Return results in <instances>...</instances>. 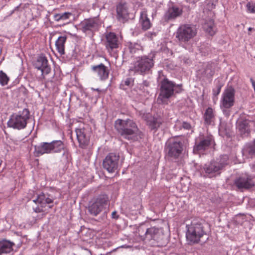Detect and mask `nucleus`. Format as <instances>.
Wrapping results in <instances>:
<instances>
[{
    "mask_svg": "<svg viewBox=\"0 0 255 255\" xmlns=\"http://www.w3.org/2000/svg\"><path fill=\"white\" fill-rule=\"evenodd\" d=\"M196 28L194 26L185 24L181 25L174 33L175 38L181 43H186L196 34Z\"/></svg>",
    "mask_w": 255,
    "mask_h": 255,
    "instance_id": "obj_10",
    "label": "nucleus"
},
{
    "mask_svg": "<svg viewBox=\"0 0 255 255\" xmlns=\"http://www.w3.org/2000/svg\"><path fill=\"white\" fill-rule=\"evenodd\" d=\"M229 156L222 155L216 160H212L205 164L201 168V174L204 177L212 178L221 174L222 170L228 164Z\"/></svg>",
    "mask_w": 255,
    "mask_h": 255,
    "instance_id": "obj_6",
    "label": "nucleus"
},
{
    "mask_svg": "<svg viewBox=\"0 0 255 255\" xmlns=\"http://www.w3.org/2000/svg\"><path fill=\"white\" fill-rule=\"evenodd\" d=\"M248 30H249V31H252V30H254V31H255V28H252V27H249V28H248Z\"/></svg>",
    "mask_w": 255,
    "mask_h": 255,
    "instance_id": "obj_51",
    "label": "nucleus"
},
{
    "mask_svg": "<svg viewBox=\"0 0 255 255\" xmlns=\"http://www.w3.org/2000/svg\"><path fill=\"white\" fill-rule=\"evenodd\" d=\"M104 209H106L110 203V199L108 195L106 193L99 194L94 199Z\"/></svg>",
    "mask_w": 255,
    "mask_h": 255,
    "instance_id": "obj_27",
    "label": "nucleus"
},
{
    "mask_svg": "<svg viewBox=\"0 0 255 255\" xmlns=\"http://www.w3.org/2000/svg\"><path fill=\"white\" fill-rule=\"evenodd\" d=\"M139 21L141 23L142 29L146 30L150 28L151 23L145 12L141 11L140 14Z\"/></svg>",
    "mask_w": 255,
    "mask_h": 255,
    "instance_id": "obj_30",
    "label": "nucleus"
},
{
    "mask_svg": "<svg viewBox=\"0 0 255 255\" xmlns=\"http://www.w3.org/2000/svg\"><path fill=\"white\" fill-rule=\"evenodd\" d=\"M183 9L178 5L171 3L168 5L167 10L165 12L163 18L165 21L168 22L174 20L177 17L182 15Z\"/></svg>",
    "mask_w": 255,
    "mask_h": 255,
    "instance_id": "obj_13",
    "label": "nucleus"
},
{
    "mask_svg": "<svg viewBox=\"0 0 255 255\" xmlns=\"http://www.w3.org/2000/svg\"><path fill=\"white\" fill-rule=\"evenodd\" d=\"M163 123L162 119L160 116L150 117L147 121V125L151 130L156 131Z\"/></svg>",
    "mask_w": 255,
    "mask_h": 255,
    "instance_id": "obj_23",
    "label": "nucleus"
},
{
    "mask_svg": "<svg viewBox=\"0 0 255 255\" xmlns=\"http://www.w3.org/2000/svg\"><path fill=\"white\" fill-rule=\"evenodd\" d=\"M34 155L39 157L44 154L58 153L63 151L62 161L67 163L69 162V152L61 140H55L51 142H42L38 145H34Z\"/></svg>",
    "mask_w": 255,
    "mask_h": 255,
    "instance_id": "obj_2",
    "label": "nucleus"
},
{
    "mask_svg": "<svg viewBox=\"0 0 255 255\" xmlns=\"http://www.w3.org/2000/svg\"><path fill=\"white\" fill-rule=\"evenodd\" d=\"M79 147L85 149L89 145L91 134L90 130L88 128H76L75 130Z\"/></svg>",
    "mask_w": 255,
    "mask_h": 255,
    "instance_id": "obj_12",
    "label": "nucleus"
},
{
    "mask_svg": "<svg viewBox=\"0 0 255 255\" xmlns=\"http://www.w3.org/2000/svg\"><path fill=\"white\" fill-rule=\"evenodd\" d=\"M91 70L94 73L98 75L102 81L105 80L109 77L110 71L108 68L103 63L92 66Z\"/></svg>",
    "mask_w": 255,
    "mask_h": 255,
    "instance_id": "obj_18",
    "label": "nucleus"
},
{
    "mask_svg": "<svg viewBox=\"0 0 255 255\" xmlns=\"http://www.w3.org/2000/svg\"><path fill=\"white\" fill-rule=\"evenodd\" d=\"M200 0H187V1L191 3L195 4L198 1H199Z\"/></svg>",
    "mask_w": 255,
    "mask_h": 255,
    "instance_id": "obj_50",
    "label": "nucleus"
},
{
    "mask_svg": "<svg viewBox=\"0 0 255 255\" xmlns=\"http://www.w3.org/2000/svg\"><path fill=\"white\" fill-rule=\"evenodd\" d=\"M234 184L240 190L250 189L255 185V182L250 176H241L237 178Z\"/></svg>",
    "mask_w": 255,
    "mask_h": 255,
    "instance_id": "obj_17",
    "label": "nucleus"
},
{
    "mask_svg": "<svg viewBox=\"0 0 255 255\" xmlns=\"http://www.w3.org/2000/svg\"><path fill=\"white\" fill-rule=\"evenodd\" d=\"M235 90L232 87L227 88L222 95L220 104L225 108H231L235 103Z\"/></svg>",
    "mask_w": 255,
    "mask_h": 255,
    "instance_id": "obj_15",
    "label": "nucleus"
},
{
    "mask_svg": "<svg viewBox=\"0 0 255 255\" xmlns=\"http://www.w3.org/2000/svg\"><path fill=\"white\" fill-rule=\"evenodd\" d=\"M133 79L130 77L127 78L125 80H122L120 85V88L123 90H126L127 88L125 87V86L130 87L133 86Z\"/></svg>",
    "mask_w": 255,
    "mask_h": 255,
    "instance_id": "obj_35",
    "label": "nucleus"
},
{
    "mask_svg": "<svg viewBox=\"0 0 255 255\" xmlns=\"http://www.w3.org/2000/svg\"><path fill=\"white\" fill-rule=\"evenodd\" d=\"M156 35V33L154 31H149L146 33L145 36L150 40L152 39L153 37H155Z\"/></svg>",
    "mask_w": 255,
    "mask_h": 255,
    "instance_id": "obj_43",
    "label": "nucleus"
},
{
    "mask_svg": "<svg viewBox=\"0 0 255 255\" xmlns=\"http://www.w3.org/2000/svg\"><path fill=\"white\" fill-rule=\"evenodd\" d=\"M13 243L6 240L0 241V255L3 254L9 253L12 250Z\"/></svg>",
    "mask_w": 255,
    "mask_h": 255,
    "instance_id": "obj_28",
    "label": "nucleus"
},
{
    "mask_svg": "<svg viewBox=\"0 0 255 255\" xmlns=\"http://www.w3.org/2000/svg\"><path fill=\"white\" fill-rule=\"evenodd\" d=\"M128 49L132 56L134 54L138 53L142 51V47L140 44L137 42H129L128 43Z\"/></svg>",
    "mask_w": 255,
    "mask_h": 255,
    "instance_id": "obj_31",
    "label": "nucleus"
},
{
    "mask_svg": "<svg viewBox=\"0 0 255 255\" xmlns=\"http://www.w3.org/2000/svg\"><path fill=\"white\" fill-rule=\"evenodd\" d=\"M204 225V222L200 219H194L190 224L186 225V237L189 244L199 243L201 238L204 236L206 237L205 242L208 240L207 231L205 229Z\"/></svg>",
    "mask_w": 255,
    "mask_h": 255,
    "instance_id": "obj_4",
    "label": "nucleus"
},
{
    "mask_svg": "<svg viewBox=\"0 0 255 255\" xmlns=\"http://www.w3.org/2000/svg\"><path fill=\"white\" fill-rule=\"evenodd\" d=\"M33 211L36 213H39L43 211L42 209H40L39 207H36L35 208H33Z\"/></svg>",
    "mask_w": 255,
    "mask_h": 255,
    "instance_id": "obj_47",
    "label": "nucleus"
},
{
    "mask_svg": "<svg viewBox=\"0 0 255 255\" xmlns=\"http://www.w3.org/2000/svg\"><path fill=\"white\" fill-rule=\"evenodd\" d=\"M117 19L119 21L123 23L127 21L129 19L128 8L126 3H120L117 6Z\"/></svg>",
    "mask_w": 255,
    "mask_h": 255,
    "instance_id": "obj_19",
    "label": "nucleus"
},
{
    "mask_svg": "<svg viewBox=\"0 0 255 255\" xmlns=\"http://www.w3.org/2000/svg\"><path fill=\"white\" fill-rule=\"evenodd\" d=\"M120 156L115 153H109L103 161V168L110 173L117 170L119 166Z\"/></svg>",
    "mask_w": 255,
    "mask_h": 255,
    "instance_id": "obj_11",
    "label": "nucleus"
},
{
    "mask_svg": "<svg viewBox=\"0 0 255 255\" xmlns=\"http://www.w3.org/2000/svg\"><path fill=\"white\" fill-rule=\"evenodd\" d=\"M214 140L212 136H204L200 138L199 141H196L193 147V152L198 153L208 149Z\"/></svg>",
    "mask_w": 255,
    "mask_h": 255,
    "instance_id": "obj_16",
    "label": "nucleus"
},
{
    "mask_svg": "<svg viewBox=\"0 0 255 255\" xmlns=\"http://www.w3.org/2000/svg\"><path fill=\"white\" fill-rule=\"evenodd\" d=\"M49 195H46L43 192L39 194L40 197V204L41 205V207H43V204H50L53 202V199L49 197Z\"/></svg>",
    "mask_w": 255,
    "mask_h": 255,
    "instance_id": "obj_32",
    "label": "nucleus"
},
{
    "mask_svg": "<svg viewBox=\"0 0 255 255\" xmlns=\"http://www.w3.org/2000/svg\"><path fill=\"white\" fill-rule=\"evenodd\" d=\"M52 207H53V205L49 206V208H52Z\"/></svg>",
    "mask_w": 255,
    "mask_h": 255,
    "instance_id": "obj_54",
    "label": "nucleus"
},
{
    "mask_svg": "<svg viewBox=\"0 0 255 255\" xmlns=\"http://www.w3.org/2000/svg\"><path fill=\"white\" fill-rule=\"evenodd\" d=\"M77 56L76 52V48L74 47L72 50V53L71 55V58H75Z\"/></svg>",
    "mask_w": 255,
    "mask_h": 255,
    "instance_id": "obj_46",
    "label": "nucleus"
},
{
    "mask_svg": "<svg viewBox=\"0 0 255 255\" xmlns=\"http://www.w3.org/2000/svg\"><path fill=\"white\" fill-rule=\"evenodd\" d=\"M245 152L251 157L255 156V141L246 146L245 148Z\"/></svg>",
    "mask_w": 255,
    "mask_h": 255,
    "instance_id": "obj_33",
    "label": "nucleus"
},
{
    "mask_svg": "<svg viewBox=\"0 0 255 255\" xmlns=\"http://www.w3.org/2000/svg\"><path fill=\"white\" fill-rule=\"evenodd\" d=\"M88 210L91 215L97 216L104 209L94 200L89 206Z\"/></svg>",
    "mask_w": 255,
    "mask_h": 255,
    "instance_id": "obj_29",
    "label": "nucleus"
},
{
    "mask_svg": "<svg viewBox=\"0 0 255 255\" xmlns=\"http://www.w3.org/2000/svg\"><path fill=\"white\" fill-rule=\"evenodd\" d=\"M221 109L223 112V114L226 117H229L231 115V108H225L222 105H220Z\"/></svg>",
    "mask_w": 255,
    "mask_h": 255,
    "instance_id": "obj_38",
    "label": "nucleus"
},
{
    "mask_svg": "<svg viewBox=\"0 0 255 255\" xmlns=\"http://www.w3.org/2000/svg\"><path fill=\"white\" fill-rule=\"evenodd\" d=\"M119 218V215L118 214L116 211H114L112 213V218L113 219L117 220Z\"/></svg>",
    "mask_w": 255,
    "mask_h": 255,
    "instance_id": "obj_45",
    "label": "nucleus"
},
{
    "mask_svg": "<svg viewBox=\"0 0 255 255\" xmlns=\"http://www.w3.org/2000/svg\"><path fill=\"white\" fill-rule=\"evenodd\" d=\"M237 129L243 137L248 136L251 131L248 121L245 120L239 122L237 125Z\"/></svg>",
    "mask_w": 255,
    "mask_h": 255,
    "instance_id": "obj_24",
    "label": "nucleus"
},
{
    "mask_svg": "<svg viewBox=\"0 0 255 255\" xmlns=\"http://www.w3.org/2000/svg\"><path fill=\"white\" fill-rule=\"evenodd\" d=\"M9 80V77L2 70L0 71V84L2 86L6 85Z\"/></svg>",
    "mask_w": 255,
    "mask_h": 255,
    "instance_id": "obj_36",
    "label": "nucleus"
},
{
    "mask_svg": "<svg viewBox=\"0 0 255 255\" xmlns=\"http://www.w3.org/2000/svg\"><path fill=\"white\" fill-rule=\"evenodd\" d=\"M29 118L30 112L28 109L24 108L22 111L10 115L7 123V127L14 129H23L26 128Z\"/></svg>",
    "mask_w": 255,
    "mask_h": 255,
    "instance_id": "obj_9",
    "label": "nucleus"
},
{
    "mask_svg": "<svg viewBox=\"0 0 255 255\" xmlns=\"http://www.w3.org/2000/svg\"><path fill=\"white\" fill-rule=\"evenodd\" d=\"M159 86L160 92L157 100L162 104L166 103L175 94L180 93L183 91L182 84H176L166 77L161 79Z\"/></svg>",
    "mask_w": 255,
    "mask_h": 255,
    "instance_id": "obj_5",
    "label": "nucleus"
},
{
    "mask_svg": "<svg viewBox=\"0 0 255 255\" xmlns=\"http://www.w3.org/2000/svg\"><path fill=\"white\" fill-rule=\"evenodd\" d=\"M182 61L185 64H189L191 62V61H190V60L189 59L186 58L185 57H184L182 59Z\"/></svg>",
    "mask_w": 255,
    "mask_h": 255,
    "instance_id": "obj_49",
    "label": "nucleus"
},
{
    "mask_svg": "<svg viewBox=\"0 0 255 255\" xmlns=\"http://www.w3.org/2000/svg\"><path fill=\"white\" fill-rule=\"evenodd\" d=\"M144 230L141 227L138 229L140 239L152 247H164L168 242V235L164 232L162 228L155 227L147 228Z\"/></svg>",
    "mask_w": 255,
    "mask_h": 255,
    "instance_id": "obj_1",
    "label": "nucleus"
},
{
    "mask_svg": "<svg viewBox=\"0 0 255 255\" xmlns=\"http://www.w3.org/2000/svg\"><path fill=\"white\" fill-rule=\"evenodd\" d=\"M115 128L119 134L124 138L132 141L138 140L139 131L136 123L132 120L118 119L115 122Z\"/></svg>",
    "mask_w": 255,
    "mask_h": 255,
    "instance_id": "obj_3",
    "label": "nucleus"
},
{
    "mask_svg": "<svg viewBox=\"0 0 255 255\" xmlns=\"http://www.w3.org/2000/svg\"><path fill=\"white\" fill-rule=\"evenodd\" d=\"M33 65L35 68L41 71L42 76L47 75L51 71V67L48 64V60L43 54L37 57Z\"/></svg>",
    "mask_w": 255,
    "mask_h": 255,
    "instance_id": "obj_14",
    "label": "nucleus"
},
{
    "mask_svg": "<svg viewBox=\"0 0 255 255\" xmlns=\"http://www.w3.org/2000/svg\"><path fill=\"white\" fill-rule=\"evenodd\" d=\"M214 73L215 71L213 69L212 65L208 64L203 72L202 75L208 78H210L214 75Z\"/></svg>",
    "mask_w": 255,
    "mask_h": 255,
    "instance_id": "obj_34",
    "label": "nucleus"
},
{
    "mask_svg": "<svg viewBox=\"0 0 255 255\" xmlns=\"http://www.w3.org/2000/svg\"><path fill=\"white\" fill-rule=\"evenodd\" d=\"M18 8H19V6H16V7H15V8H14V10H17V9H18Z\"/></svg>",
    "mask_w": 255,
    "mask_h": 255,
    "instance_id": "obj_53",
    "label": "nucleus"
},
{
    "mask_svg": "<svg viewBox=\"0 0 255 255\" xmlns=\"http://www.w3.org/2000/svg\"><path fill=\"white\" fill-rule=\"evenodd\" d=\"M205 28L206 29V31L208 32L210 35H213L215 33V31L214 30V24L213 23L207 24L205 25Z\"/></svg>",
    "mask_w": 255,
    "mask_h": 255,
    "instance_id": "obj_37",
    "label": "nucleus"
},
{
    "mask_svg": "<svg viewBox=\"0 0 255 255\" xmlns=\"http://www.w3.org/2000/svg\"><path fill=\"white\" fill-rule=\"evenodd\" d=\"M67 38L66 35L60 36L55 41L56 50L61 56L65 54V44Z\"/></svg>",
    "mask_w": 255,
    "mask_h": 255,
    "instance_id": "obj_26",
    "label": "nucleus"
},
{
    "mask_svg": "<svg viewBox=\"0 0 255 255\" xmlns=\"http://www.w3.org/2000/svg\"><path fill=\"white\" fill-rule=\"evenodd\" d=\"M33 202L36 204L38 203L40 204V197L39 194L37 195L36 199L33 200Z\"/></svg>",
    "mask_w": 255,
    "mask_h": 255,
    "instance_id": "obj_48",
    "label": "nucleus"
},
{
    "mask_svg": "<svg viewBox=\"0 0 255 255\" xmlns=\"http://www.w3.org/2000/svg\"><path fill=\"white\" fill-rule=\"evenodd\" d=\"M182 128H183L184 129L189 130L191 128V125L188 122H183L182 123Z\"/></svg>",
    "mask_w": 255,
    "mask_h": 255,
    "instance_id": "obj_44",
    "label": "nucleus"
},
{
    "mask_svg": "<svg viewBox=\"0 0 255 255\" xmlns=\"http://www.w3.org/2000/svg\"><path fill=\"white\" fill-rule=\"evenodd\" d=\"M208 2V5L209 8L213 9L214 8L218 2V0H207Z\"/></svg>",
    "mask_w": 255,
    "mask_h": 255,
    "instance_id": "obj_41",
    "label": "nucleus"
},
{
    "mask_svg": "<svg viewBox=\"0 0 255 255\" xmlns=\"http://www.w3.org/2000/svg\"><path fill=\"white\" fill-rule=\"evenodd\" d=\"M204 123L207 125H213L215 121V111L211 107H208L203 115Z\"/></svg>",
    "mask_w": 255,
    "mask_h": 255,
    "instance_id": "obj_25",
    "label": "nucleus"
},
{
    "mask_svg": "<svg viewBox=\"0 0 255 255\" xmlns=\"http://www.w3.org/2000/svg\"><path fill=\"white\" fill-rule=\"evenodd\" d=\"M98 21L95 18L85 19L80 24L81 29L84 32L96 30L98 29Z\"/></svg>",
    "mask_w": 255,
    "mask_h": 255,
    "instance_id": "obj_20",
    "label": "nucleus"
},
{
    "mask_svg": "<svg viewBox=\"0 0 255 255\" xmlns=\"http://www.w3.org/2000/svg\"><path fill=\"white\" fill-rule=\"evenodd\" d=\"M156 52L151 51L147 55L138 57V59L134 63L129 71H133L134 73L144 75L149 72L151 69L154 66V59Z\"/></svg>",
    "mask_w": 255,
    "mask_h": 255,
    "instance_id": "obj_8",
    "label": "nucleus"
},
{
    "mask_svg": "<svg viewBox=\"0 0 255 255\" xmlns=\"http://www.w3.org/2000/svg\"><path fill=\"white\" fill-rule=\"evenodd\" d=\"M106 47L113 50L119 47L118 37L117 35L112 32L108 33L106 35Z\"/></svg>",
    "mask_w": 255,
    "mask_h": 255,
    "instance_id": "obj_21",
    "label": "nucleus"
},
{
    "mask_svg": "<svg viewBox=\"0 0 255 255\" xmlns=\"http://www.w3.org/2000/svg\"><path fill=\"white\" fill-rule=\"evenodd\" d=\"M150 85V82L147 80L143 81L142 83L139 84V88L141 90L145 91L144 87H148Z\"/></svg>",
    "mask_w": 255,
    "mask_h": 255,
    "instance_id": "obj_39",
    "label": "nucleus"
},
{
    "mask_svg": "<svg viewBox=\"0 0 255 255\" xmlns=\"http://www.w3.org/2000/svg\"><path fill=\"white\" fill-rule=\"evenodd\" d=\"M222 86L223 84L221 83H219L217 85V89H213V94L214 96H217L220 94Z\"/></svg>",
    "mask_w": 255,
    "mask_h": 255,
    "instance_id": "obj_42",
    "label": "nucleus"
},
{
    "mask_svg": "<svg viewBox=\"0 0 255 255\" xmlns=\"http://www.w3.org/2000/svg\"><path fill=\"white\" fill-rule=\"evenodd\" d=\"M73 15L72 13L70 12H65L55 14L53 16L54 20L59 22V26H63L68 23L69 19Z\"/></svg>",
    "mask_w": 255,
    "mask_h": 255,
    "instance_id": "obj_22",
    "label": "nucleus"
},
{
    "mask_svg": "<svg viewBox=\"0 0 255 255\" xmlns=\"http://www.w3.org/2000/svg\"><path fill=\"white\" fill-rule=\"evenodd\" d=\"M184 140L177 137L169 139L165 143L166 156L171 160L178 159L184 149Z\"/></svg>",
    "mask_w": 255,
    "mask_h": 255,
    "instance_id": "obj_7",
    "label": "nucleus"
},
{
    "mask_svg": "<svg viewBox=\"0 0 255 255\" xmlns=\"http://www.w3.org/2000/svg\"><path fill=\"white\" fill-rule=\"evenodd\" d=\"M92 89L93 90H94V91H98V92H100V89L99 88L94 89V88H92Z\"/></svg>",
    "mask_w": 255,
    "mask_h": 255,
    "instance_id": "obj_52",
    "label": "nucleus"
},
{
    "mask_svg": "<svg viewBox=\"0 0 255 255\" xmlns=\"http://www.w3.org/2000/svg\"><path fill=\"white\" fill-rule=\"evenodd\" d=\"M248 10L251 13H255V3L248 2L247 4Z\"/></svg>",
    "mask_w": 255,
    "mask_h": 255,
    "instance_id": "obj_40",
    "label": "nucleus"
}]
</instances>
